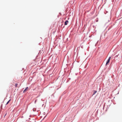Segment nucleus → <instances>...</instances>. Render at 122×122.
<instances>
[{
  "label": "nucleus",
  "instance_id": "obj_1",
  "mask_svg": "<svg viewBox=\"0 0 122 122\" xmlns=\"http://www.w3.org/2000/svg\"><path fill=\"white\" fill-rule=\"evenodd\" d=\"M111 58V57L110 56L109 57L108 60H107V61L106 63V66H107V64H108V63H109V62L110 60V59Z\"/></svg>",
  "mask_w": 122,
  "mask_h": 122
},
{
  "label": "nucleus",
  "instance_id": "obj_2",
  "mask_svg": "<svg viewBox=\"0 0 122 122\" xmlns=\"http://www.w3.org/2000/svg\"><path fill=\"white\" fill-rule=\"evenodd\" d=\"M68 23V20H67L65 22V23H64L65 25H67V24Z\"/></svg>",
  "mask_w": 122,
  "mask_h": 122
},
{
  "label": "nucleus",
  "instance_id": "obj_3",
  "mask_svg": "<svg viewBox=\"0 0 122 122\" xmlns=\"http://www.w3.org/2000/svg\"><path fill=\"white\" fill-rule=\"evenodd\" d=\"M28 88V87H27L23 91V92H26V90H27V89Z\"/></svg>",
  "mask_w": 122,
  "mask_h": 122
},
{
  "label": "nucleus",
  "instance_id": "obj_4",
  "mask_svg": "<svg viewBox=\"0 0 122 122\" xmlns=\"http://www.w3.org/2000/svg\"><path fill=\"white\" fill-rule=\"evenodd\" d=\"M97 92V91H94V93L93 95H94V94H95Z\"/></svg>",
  "mask_w": 122,
  "mask_h": 122
},
{
  "label": "nucleus",
  "instance_id": "obj_5",
  "mask_svg": "<svg viewBox=\"0 0 122 122\" xmlns=\"http://www.w3.org/2000/svg\"><path fill=\"white\" fill-rule=\"evenodd\" d=\"M18 85V84L16 83L15 85V87H16Z\"/></svg>",
  "mask_w": 122,
  "mask_h": 122
},
{
  "label": "nucleus",
  "instance_id": "obj_6",
  "mask_svg": "<svg viewBox=\"0 0 122 122\" xmlns=\"http://www.w3.org/2000/svg\"><path fill=\"white\" fill-rule=\"evenodd\" d=\"M10 100H9L7 103L6 104V105H7V104L10 101Z\"/></svg>",
  "mask_w": 122,
  "mask_h": 122
}]
</instances>
